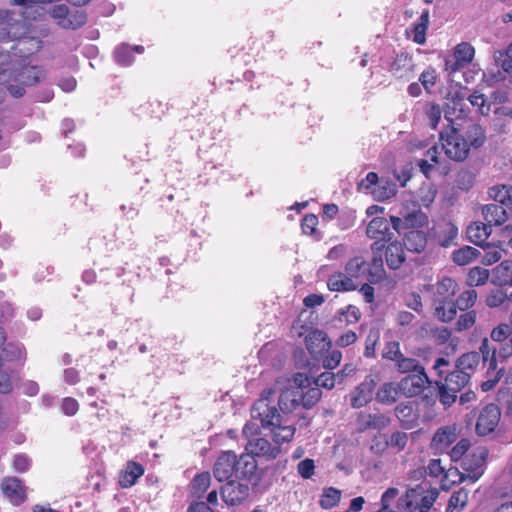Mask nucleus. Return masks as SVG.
<instances>
[{
	"mask_svg": "<svg viewBox=\"0 0 512 512\" xmlns=\"http://www.w3.org/2000/svg\"><path fill=\"white\" fill-rule=\"evenodd\" d=\"M470 376L469 372L460 370L456 367V369L450 372L446 377L444 383L445 389H448L452 392H459L466 384L469 382Z\"/></svg>",
	"mask_w": 512,
	"mask_h": 512,
	"instance_id": "nucleus-20",
	"label": "nucleus"
},
{
	"mask_svg": "<svg viewBox=\"0 0 512 512\" xmlns=\"http://www.w3.org/2000/svg\"><path fill=\"white\" fill-rule=\"evenodd\" d=\"M279 406L283 412H292L299 408L293 391L286 388L279 397Z\"/></svg>",
	"mask_w": 512,
	"mask_h": 512,
	"instance_id": "nucleus-49",
	"label": "nucleus"
},
{
	"mask_svg": "<svg viewBox=\"0 0 512 512\" xmlns=\"http://www.w3.org/2000/svg\"><path fill=\"white\" fill-rule=\"evenodd\" d=\"M386 263L391 269H398L405 260L403 247L398 242L390 243L385 250Z\"/></svg>",
	"mask_w": 512,
	"mask_h": 512,
	"instance_id": "nucleus-30",
	"label": "nucleus"
},
{
	"mask_svg": "<svg viewBox=\"0 0 512 512\" xmlns=\"http://www.w3.org/2000/svg\"><path fill=\"white\" fill-rule=\"evenodd\" d=\"M364 264L365 260L360 256H356L350 259L346 264L345 274L351 277L353 281L354 279H358L360 277Z\"/></svg>",
	"mask_w": 512,
	"mask_h": 512,
	"instance_id": "nucleus-52",
	"label": "nucleus"
},
{
	"mask_svg": "<svg viewBox=\"0 0 512 512\" xmlns=\"http://www.w3.org/2000/svg\"><path fill=\"white\" fill-rule=\"evenodd\" d=\"M311 385V381L306 374L297 373L293 378V385L288 387L289 390L293 391L295 399L298 402L299 407L304 408V389Z\"/></svg>",
	"mask_w": 512,
	"mask_h": 512,
	"instance_id": "nucleus-34",
	"label": "nucleus"
},
{
	"mask_svg": "<svg viewBox=\"0 0 512 512\" xmlns=\"http://www.w3.org/2000/svg\"><path fill=\"white\" fill-rule=\"evenodd\" d=\"M322 392L318 387H311V385L304 389V408H311L321 398Z\"/></svg>",
	"mask_w": 512,
	"mask_h": 512,
	"instance_id": "nucleus-61",
	"label": "nucleus"
},
{
	"mask_svg": "<svg viewBox=\"0 0 512 512\" xmlns=\"http://www.w3.org/2000/svg\"><path fill=\"white\" fill-rule=\"evenodd\" d=\"M504 374V367L497 366L496 369L487 368V380L481 384L482 391L486 392L495 387Z\"/></svg>",
	"mask_w": 512,
	"mask_h": 512,
	"instance_id": "nucleus-50",
	"label": "nucleus"
},
{
	"mask_svg": "<svg viewBox=\"0 0 512 512\" xmlns=\"http://www.w3.org/2000/svg\"><path fill=\"white\" fill-rule=\"evenodd\" d=\"M211 483L209 472H203L194 477L191 483V493L196 498H201Z\"/></svg>",
	"mask_w": 512,
	"mask_h": 512,
	"instance_id": "nucleus-39",
	"label": "nucleus"
},
{
	"mask_svg": "<svg viewBox=\"0 0 512 512\" xmlns=\"http://www.w3.org/2000/svg\"><path fill=\"white\" fill-rule=\"evenodd\" d=\"M246 449L252 456L264 457L268 460L275 459L281 452L278 446H273L265 438H255L249 440Z\"/></svg>",
	"mask_w": 512,
	"mask_h": 512,
	"instance_id": "nucleus-15",
	"label": "nucleus"
},
{
	"mask_svg": "<svg viewBox=\"0 0 512 512\" xmlns=\"http://www.w3.org/2000/svg\"><path fill=\"white\" fill-rule=\"evenodd\" d=\"M388 436L378 433L373 436L370 442V451L376 455H382L388 449Z\"/></svg>",
	"mask_w": 512,
	"mask_h": 512,
	"instance_id": "nucleus-55",
	"label": "nucleus"
},
{
	"mask_svg": "<svg viewBox=\"0 0 512 512\" xmlns=\"http://www.w3.org/2000/svg\"><path fill=\"white\" fill-rule=\"evenodd\" d=\"M467 136L470 140V144L474 147H480L486 138L484 129L477 124H473L468 128Z\"/></svg>",
	"mask_w": 512,
	"mask_h": 512,
	"instance_id": "nucleus-57",
	"label": "nucleus"
},
{
	"mask_svg": "<svg viewBox=\"0 0 512 512\" xmlns=\"http://www.w3.org/2000/svg\"><path fill=\"white\" fill-rule=\"evenodd\" d=\"M502 257V250L497 246L487 245L485 254L482 257V262L485 265H491L499 261Z\"/></svg>",
	"mask_w": 512,
	"mask_h": 512,
	"instance_id": "nucleus-64",
	"label": "nucleus"
},
{
	"mask_svg": "<svg viewBox=\"0 0 512 512\" xmlns=\"http://www.w3.org/2000/svg\"><path fill=\"white\" fill-rule=\"evenodd\" d=\"M495 282L500 285H512V261H502L493 269Z\"/></svg>",
	"mask_w": 512,
	"mask_h": 512,
	"instance_id": "nucleus-37",
	"label": "nucleus"
},
{
	"mask_svg": "<svg viewBox=\"0 0 512 512\" xmlns=\"http://www.w3.org/2000/svg\"><path fill=\"white\" fill-rule=\"evenodd\" d=\"M401 355L400 344L397 341L387 343L382 352L383 358L393 362L398 361Z\"/></svg>",
	"mask_w": 512,
	"mask_h": 512,
	"instance_id": "nucleus-62",
	"label": "nucleus"
},
{
	"mask_svg": "<svg viewBox=\"0 0 512 512\" xmlns=\"http://www.w3.org/2000/svg\"><path fill=\"white\" fill-rule=\"evenodd\" d=\"M424 112L429 126L432 129H436L442 117V109L440 105L433 102L427 103L425 105Z\"/></svg>",
	"mask_w": 512,
	"mask_h": 512,
	"instance_id": "nucleus-47",
	"label": "nucleus"
},
{
	"mask_svg": "<svg viewBox=\"0 0 512 512\" xmlns=\"http://www.w3.org/2000/svg\"><path fill=\"white\" fill-rule=\"evenodd\" d=\"M479 355L488 369H496L499 366L497 359V350L491 346L489 340L484 338L479 347Z\"/></svg>",
	"mask_w": 512,
	"mask_h": 512,
	"instance_id": "nucleus-32",
	"label": "nucleus"
},
{
	"mask_svg": "<svg viewBox=\"0 0 512 512\" xmlns=\"http://www.w3.org/2000/svg\"><path fill=\"white\" fill-rule=\"evenodd\" d=\"M406 227L415 228L422 227L427 222L426 215L420 210L412 211L411 213H407L405 215Z\"/></svg>",
	"mask_w": 512,
	"mask_h": 512,
	"instance_id": "nucleus-59",
	"label": "nucleus"
},
{
	"mask_svg": "<svg viewBox=\"0 0 512 512\" xmlns=\"http://www.w3.org/2000/svg\"><path fill=\"white\" fill-rule=\"evenodd\" d=\"M359 189L368 192L376 201H385L397 193V185L390 179L381 178L375 172H369L359 183Z\"/></svg>",
	"mask_w": 512,
	"mask_h": 512,
	"instance_id": "nucleus-3",
	"label": "nucleus"
},
{
	"mask_svg": "<svg viewBox=\"0 0 512 512\" xmlns=\"http://www.w3.org/2000/svg\"><path fill=\"white\" fill-rule=\"evenodd\" d=\"M458 227L450 221H445L438 226L437 237L441 246L448 247L456 239Z\"/></svg>",
	"mask_w": 512,
	"mask_h": 512,
	"instance_id": "nucleus-33",
	"label": "nucleus"
},
{
	"mask_svg": "<svg viewBox=\"0 0 512 512\" xmlns=\"http://www.w3.org/2000/svg\"><path fill=\"white\" fill-rule=\"evenodd\" d=\"M236 473V454L232 451L223 452L213 467L214 477L222 482L230 479Z\"/></svg>",
	"mask_w": 512,
	"mask_h": 512,
	"instance_id": "nucleus-12",
	"label": "nucleus"
},
{
	"mask_svg": "<svg viewBox=\"0 0 512 512\" xmlns=\"http://www.w3.org/2000/svg\"><path fill=\"white\" fill-rule=\"evenodd\" d=\"M477 320V313L475 310H469L461 314L456 322V330L464 331L472 328Z\"/></svg>",
	"mask_w": 512,
	"mask_h": 512,
	"instance_id": "nucleus-53",
	"label": "nucleus"
},
{
	"mask_svg": "<svg viewBox=\"0 0 512 512\" xmlns=\"http://www.w3.org/2000/svg\"><path fill=\"white\" fill-rule=\"evenodd\" d=\"M479 256V250L471 246H464L453 252V261L457 265L464 266L477 259Z\"/></svg>",
	"mask_w": 512,
	"mask_h": 512,
	"instance_id": "nucleus-35",
	"label": "nucleus"
},
{
	"mask_svg": "<svg viewBox=\"0 0 512 512\" xmlns=\"http://www.w3.org/2000/svg\"><path fill=\"white\" fill-rule=\"evenodd\" d=\"M455 303L451 300H434V315L442 322L452 321L457 314Z\"/></svg>",
	"mask_w": 512,
	"mask_h": 512,
	"instance_id": "nucleus-25",
	"label": "nucleus"
},
{
	"mask_svg": "<svg viewBox=\"0 0 512 512\" xmlns=\"http://www.w3.org/2000/svg\"><path fill=\"white\" fill-rule=\"evenodd\" d=\"M427 245L426 235L423 231L412 230L405 235L404 246L407 250L420 253Z\"/></svg>",
	"mask_w": 512,
	"mask_h": 512,
	"instance_id": "nucleus-28",
	"label": "nucleus"
},
{
	"mask_svg": "<svg viewBox=\"0 0 512 512\" xmlns=\"http://www.w3.org/2000/svg\"><path fill=\"white\" fill-rule=\"evenodd\" d=\"M395 366L400 373L414 372L418 373L419 370L424 369L414 358L404 357L403 354L400 356L398 361L395 362Z\"/></svg>",
	"mask_w": 512,
	"mask_h": 512,
	"instance_id": "nucleus-48",
	"label": "nucleus"
},
{
	"mask_svg": "<svg viewBox=\"0 0 512 512\" xmlns=\"http://www.w3.org/2000/svg\"><path fill=\"white\" fill-rule=\"evenodd\" d=\"M439 492L436 488H431L427 483H421L415 487L408 488L397 501L398 512H428Z\"/></svg>",
	"mask_w": 512,
	"mask_h": 512,
	"instance_id": "nucleus-2",
	"label": "nucleus"
},
{
	"mask_svg": "<svg viewBox=\"0 0 512 512\" xmlns=\"http://www.w3.org/2000/svg\"><path fill=\"white\" fill-rule=\"evenodd\" d=\"M408 434L401 431H395L388 437V447L397 452L403 451L408 443Z\"/></svg>",
	"mask_w": 512,
	"mask_h": 512,
	"instance_id": "nucleus-54",
	"label": "nucleus"
},
{
	"mask_svg": "<svg viewBox=\"0 0 512 512\" xmlns=\"http://www.w3.org/2000/svg\"><path fill=\"white\" fill-rule=\"evenodd\" d=\"M481 357L478 352H469L463 354L457 361L456 367L460 370L469 372V376L479 366Z\"/></svg>",
	"mask_w": 512,
	"mask_h": 512,
	"instance_id": "nucleus-40",
	"label": "nucleus"
},
{
	"mask_svg": "<svg viewBox=\"0 0 512 512\" xmlns=\"http://www.w3.org/2000/svg\"><path fill=\"white\" fill-rule=\"evenodd\" d=\"M482 213L489 225H501L507 220V212L503 205L500 204L486 205Z\"/></svg>",
	"mask_w": 512,
	"mask_h": 512,
	"instance_id": "nucleus-27",
	"label": "nucleus"
},
{
	"mask_svg": "<svg viewBox=\"0 0 512 512\" xmlns=\"http://www.w3.org/2000/svg\"><path fill=\"white\" fill-rule=\"evenodd\" d=\"M489 276V270L476 266L469 270L466 283L470 287L481 286L488 281Z\"/></svg>",
	"mask_w": 512,
	"mask_h": 512,
	"instance_id": "nucleus-41",
	"label": "nucleus"
},
{
	"mask_svg": "<svg viewBox=\"0 0 512 512\" xmlns=\"http://www.w3.org/2000/svg\"><path fill=\"white\" fill-rule=\"evenodd\" d=\"M490 226L481 222L472 223L467 228L468 239L476 245H481L491 233Z\"/></svg>",
	"mask_w": 512,
	"mask_h": 512,
	"instance_id": "nucleus-31",
	"label": "nucleus"
},
{
	"mask_svg": "<svg viewBox=\"0 0 512 512\" xmlns=\"http://www.w3.org/2000/svg\"><path fill=\"white\" fill-rule=\"evenodd\" d=\"M262 470H258L257 461L251 454H243L236 457V474L248 480L252 485L259 486L261 484Z\"/></svg>",
	"mask_w": 512,
	"mask_h": 512,
	"instance_id": "nucleus-6",
	"label": "nucleus"
},
{
	"mask_svg": "<svg viewBox=\"0 0 512 512\" xmlns=\"http://www.w3.org/2000/svg\"><path fill=\"white\" fill-rule=\"evenodd\" d=\"M327 286L331 291L337 292L351 291L357 287L352 278L342 272L332 274L328 278Z\"/></svg>",
	"mask_w": 512,
	"mask_h": 512,
	"instance_id": "nucleus-22",
	"label": "nucleus"
},
{
	"mask_svg": "<svg viewBox=\"0 0 512 512\" xmlns=\"http://www.w3.org/2000/svg\"><path fill=\"white\" fill-rule=\"evenodd\" d=\"M249 496V487L236 481H230L221 488V497L227 505H239Z\"/></svg>",
	"mask_w": 512,
	"mask_h": 512,
	"instance_id": "nucleus-13",
	"label": "nucleus"
},
{
	"mask_svg": "<svg viewBox=\"0 0 512 512\" xmlns=\"http://www.w3.org/2000/svg\"><path fill=\"white\" fill-rule=\"evenodd\" d=\"M414 67L412 58L400 53L390 63L389 71L395 78L409 81L414 76Z\"/></svg>",
	"mask_w": 512,
	"mask_h": 512,
	"instance_id": "nucleus-14",
	"label": "nucleus"
},
{
	"mask_svg": "<svg viewBox=\"0 0 512 512\" xmlns=\"http://www.w3.org/2000/svg\"><path fill=\"white\" fill-rule=\"evenodd\" d=\"M474 53V48L470 43L462 42L458 44L454 49L453 58L446 61V71L455 73L461 70L473 60Z\"/></svg>",
	"mask_w": 512,
	"mask_h": 512,
	"instance_id": "nucleus-10",
	"label": "nucleus"
},
{
	"mask_svg": "<svg viewBox=\"0 0 512 512\" xmlns=\"http://www.w3.org/2000/svg\"><path fill=\"white\" fill-rule=\"evenodd\" d=\"M396 417L401 422L402 426L406 429H411L417 422V414L414 412L413 406L410 403H400L395 408Z\"/></svg>",
	"mask_w": 512,
	"mask_h": 512,
	"instance_id": "nucleus-29",
	"label": "nucleus"
},
{
	"mask_svg": "<svg viewBox=\"0 0 512 512\" xmlns=\"http://www.w3.org/2000/svg\"><path fill=\"white\" fill-rule=\"evenodd\" d=\"M458 291V285L455 280L444 277L435 285V300H451Z\"/></svg>",
	"mask_w": 512,
	"mask_h": 512,
	"instance_id": "nucleus-23",
	"label": "nucleus"
},
{
	"mask_svg": "<svg viewBox=\"0 0 512 512\" xmlns=\"http://www.w3.org/2000/svg\"><path fill=\"white\" fill-rule=\"evenodd\" d=\"M40 43L41 42L34 37H22L12 46L13 54L26 58L40 49Z\"/></svg>",
	"mask_w": 512,
	"mask_h": 512,
	"instance_id": "nucleus-21",
	"label": "nucleus"
},
{
	"mask_svg": "<svg viewBox=\"0 0 512 512\" xmlns=\"http://www.w3.org/2000/svg\"><path fill=\"white\" fill-rule=\"evenodd\" d=\"M274 394L272 388L265 389L252 406L251 417L253 420H259L263 428L269 429L275 443L282 444L293 439L296 429L282 419L271 399Z\"/></svg>",
	"mask_w": 512,
	"mask_h": 512,
	"instance_id": "nucleus-1",
	"label": "nucleus"
},
{
	"mask_svg": "<svg viewBox=\"0 0 512 512\" xmlns=\"http://www.w3.org/2000/svg\"><path fill=\"white\" fill-rule=\"evenodd\" d=\"M501 412L495 404L485 406L478 416L476 432L479 435H487L494 431L499 423Z\"/></svg>",
	"mask_w": 512,
	"mask_h": 512,
	"instance_id": "nucleus-11",
	"label": "nucleus"
},
{
	"mask_svg": "<svg viewBox=\"0 0 512 512\" xmlns=\"http://www.w3.org/2000/svg\"><path fill=\"white\" fill-rule=\"evenodd\" d=\"M66 21H62V28L64 29H78L86 23V14L82 11L71 12L68 10Z\"/></svg>",
	"mask_w": 512,
	"mask_h": 512,
	"instance_id": "nucleus-44",
	"label": "nucleus"
},
{
	"mask_svg": "<svg viewBox=\"0 0 512 512\" xmlns=\"http://www.w3.org/2000/svg\"><path fill=\"white\" fill-rule=\"evenodd\" d=\"M437 75L435 69L429 67L424 70L419 76V82L427 92H430L436 84Z\"/></svg>",
	"mask_w": 512,
	"mask_h": 512,
	"instance_id": "nucleus-60",
	"label": "nucleus"
},
{
	"mask_svg": "<svg viewBox=\"0 0 512 512\" xmlns=\"http://www.w3.org/2000/svg\"><path fill=\"white\" fill-rule=\"evenodd\" d=\"M488 451L485 447L479 446L467 454L461 463L463 471L460 474V481H477L484 472V465Z\"/></svg>",
	"mask_w": 512,
	"mask_h": 512,
	"instance_id": "nucleus-5",
	"label": "nucleus"
},
{
	"mask_svg": "<svg viewBox=\"0 0 512 512\" xmlns=\"http://www.w3.org/2000/svg\"><path fill=\"white\" fill-rule=\"evenodd\" d=\"M389 231L390 225L388 220L384 217H375L368 224L366 234L371 239L384 240Z\"/></svg>",
	"mask_w": 512,
	"mask_h": 512,
	"instance_id": "nucleus-24",
	"label": "nucleus"
},
{
	"mask_svg": "<svg viewBox=\"0 0 512 512\" xmlns=\"http://www.w3.org/2000/svg\"><path fill=\"white\" fill-rule=\"evenodd\" d=\"M468 491L460 488L450 496L446 512H461L468 502Z\"/></svg>",
	"mask_w": 512,
	"mask_h": 512,
	"instance_id": "nucleus-36",
	"label": "nucleus"
},
{
	"mask_svg": "<svg viewBox=\"0 0 512 512\" xmlns=\"http://www.w3.org/2000/svg\"><path fill=\"white\" fill-rule=\"evenodd\" d=\"M374 383L372 380L364 381L357 386L350 395L351 406L353 408H361L368 404L372 398Z\"/></svg>",
	"mask_w": 512,
	"mask_h": 512,
	"instance_id": "nucleus-18",
	"label": "nucleus"
},
{
	"mask_svg": "<svg viewBox=\"0 0 512 512\" xmlns=\"http://www.w3.org/2000/svg\"><path fill=\"white\" fill-rule=\"evenodd\" d=\"M339 382V378L337 373L333 372H323L314 380L315 387H323L326 389L334 388L335 384Z\"/></svg>",
	"mask_w": 512,
	"mask_h": 512,
	"instance_id": "nucleus-58",
	"label": "nucleus"
},
{
	"mask_svg": "<svg viewBox=\"0 0 512 512\" xmlns=\"http://www.w3.org/2000/svg\"><path fill=\"white\" fill-rule=\"evenodd\" d=\"M489 195L500 205L512 204V186L497 185L489 189Z\"/></svg>",
	"mask_w": 512,
	"mask_h": 512,
	"instance_id": "nucleus-38",
	"label": "nucleus"
},
{
	"mask_svg": "<svg viewBox=\"0 0 512 512\" xmlns=\"http://www.w3.org/2000/svg\"><path fill=\"white\" fill-rule=\"evenodd\" d=\"M429 24V11L424 10L421 14V16L418 19L417 24L414 27V36L413 40L417 44H424L426 41V30L428 28Z\"/></svg>",
	"mask_w": 512,
	"mask_h": 512,
	"instance_id": "nucleus-43",
	"label": "nucleus"
},
{
	"mask_svg": "<svg viewBox=\"0 0 512 512\" xmlns=\"http://www.w3.org/2000/svg\"><path fill=\"white\" fill-rule=\"evenodd\" d=\"M475 182V175L469 170H461L458 172L455 184L456 187L463 191H468L473 187Z\"/></svg>",
	"mask_w": 512,
	"mask_h": 512,
	"instance_id": "nucleus-51",
	"label": "nucleus"
},
{
	"mask_svg": "<svg viewBox=\"0 0 512 512\" xmlns=\"http://www.w3.org/2000/svg\"><path fill=\"white\" fill-rule=\"evenodd\" d=\"M437 189L432 183H424L418 190V199L425 207H429L435 200Z\"/></svg>",
	"mask_w": 512,
	"mask_h": 512,
	"instance_id": "nucleus-46",
	"label": "nucleus"
},
{
	"mask_svg": "<svg viewBox=\"0 0 512 512\" xmlns=\"http://www.w3.org/2000/svg\"><path fill=\"white\" fill-rule=\"evenodd\" d=\"M398 383L388 382L383 384L376 393V400L382 404L390 405L397 401L401 394Z\"/></svg>",
	"mask_w": 512,
	"mask_h": 512,
	"instance_id": "nucleus-26",
	"label": "nucleus"
},
{
	"mask_svg": "<svg viewBox=\"0 0 512 512\" xmlns=\"http://www.w3.org/2000/svg\"><path fill=\"white\" fill-rule=\"evenodd\" d=\"M507 300V294L502 290H493L486 297V305L490 308L501 306Z\"/></svg>",
	"mask_w": 512,
	"mask_h": 512,
	"instance_id": "nucleus-63",
	"label": "nucleus"
},
{
	"mask_svg": "<svg viewBox=\"0 0 512 512\" xmlns=\"http://www.w3.org/2000/svg\"><path fill=\"white\" fill-rule=\"evenodd\" d=\"M477 297V292L474 289H469L462 292L454 303L460 311H466L475 305Z\"/></svg>",
	"mask_w": 512,
	"mask_h": 512,
	"instance_id": "nucleus-45",
	"label": "nucleus"
},
{
	"mask_svg": "<svg viewBox=\"0 0 512 512\" xmlns=\"http://www.w3.org/2000/svg\"><path fill=\"white\" fill-rule=\"evenodd\" d=\"M390 423V417L384 413L360 412L356 419V429L358 432H365L370 429L381 431L387 428Z\"/></svg>",
	"mask_w": 512,
	"mask_h": 512,
	"instance_id": "nucleus-9",
	"label": "nucleus"
},
{
	"mask_svg": "<svg viewBox=\"0 0 512 512\" xmlns=\"http://www.w3.org/2000/svg\"><path fill=\"white\" fill-rule=\"evenodd\" d=\"M442 150L446 156L454 161H463L469 153V145L460 133L454 128H448L440 133Z\"/></svg>",
	"mask_w": 512,
	"mask_h": 512,
	"instance_id": "nucleus-4",
	"label": "nucleus"
},
{
	"mask_svg": "<svg viewBox=\"0 0 512 512\" xmlns=\"http://www.w3.org/2000/svg\"><path fill=\"white\" fill-rule=\"evenodd\" d=\"M44 76L43 70L37 66H23L15 71L14 80L25 86L36 85Z\"/></svg>",
	"mask_w": 512,
	"mask_h": 512,
	"instance_id": "nucleus-19",
	"label": "nucleus"
},
{
	"mask_svg": "<svg viewBox=\"0 0 512 512\" xmlns=\"http://www.w3.org/2000/svg\"><path fill=\"white\" fill-rule=\"evenodd\" d=\"M0 488L3 495L13 505H20L27 498L26 487L17 477L8 476L3 478L0 483Z\"/></svg>",
	"mask_w": 512,
	"mask_h": 512,
	"instance_id": "nucleus-7",
	"label": "nucleus"
},
{
	"mask_svg": "<svg viewBox=\"0 0 512 512\" xmlns=\"http://www.w3.org/2000/svg\"><path fill=\"white\" fill-rule=\"evenodd\" d=\"M340 499L341 491L336 488L329 487L324 489L319 504L323 509H331L338 505Z\"/></svg>",
	"mask_w": 512,
	"mask_h": 512,
	"instance_id": "nucleus-42",
	"label": "nucleus"
},
{
	"mask_svg": "<svg viewBox=\"0 0 512 512\" xmlns=\"http://www.w3.org/2000/svg\"><path fill=\"white\" fill-rule=\"evenodd\" d=\"M457 440L456 426H444L437 430L431 441V448L442 453Z\"/></svg>",
	"mask_w": 512,
	"mask_h": 512,
	"instance_id": "nucleus-16",
	"label": "nucleus"
},
{
	"mask_svg": "<svg viewBox=\"0 0 512 512\" xmlns=\"http://www.w3.org/2000/svg\"><path fill=\"white\" fill-rule=\"evenodd\" d=\"M512 334V326L507 323H500L490 332V338L495 342H504Z\"/></svg>",
	"mask_w": 512,
	"mask_h": 512,
	"instance_id": "nucleus-56",
	"label": "nucleus"
},
{
	"mask_svg": "<svg viewBox=\"0 0 512 512\" xmlns=\"http://www.w3.org/2000/svg\"><path fill=\"white\" fill-rule=\"evenodd\" d=\"M428 383V377L424 372V369L418 371V373H413L405 376L398 382V389H400L401 394L406 397H414L422 393L425 388V385Z\"/></svg>",
	"mask_w": 512,
	"mask_h": 512,
	"instance_id": "nucleus-8",
	"label": "nucleus"
},
{
	"mask_svg": "<svg viewBox=\"0 0 512 512\" xmlns=\"http://www.w3.org/2000/svg\"><path fill=\"white\" fill-rule=\"evenodd\" d=\"M331 345L327 334L321 330H313L306 336V346L313 357H318L328 351Z\"/></svg>",
	"mask_w": 512,
	"mask_h": 512,
	"instance_id": "nucleus-17",
	"label": "nucleus"
}]
</instances>
